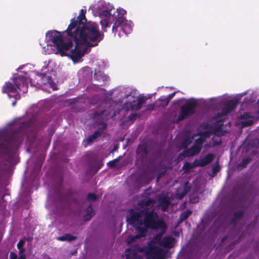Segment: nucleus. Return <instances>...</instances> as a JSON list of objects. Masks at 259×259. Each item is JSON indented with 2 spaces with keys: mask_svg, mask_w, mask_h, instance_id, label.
Returning a JSON list of instances; mask_svg holds the SVG:
<instances>
[{
  "mask_svg": "<svg viewBox=\"0 0 259 259\" xmlns=\"http://www.w3.org/2000/svg\"><path fill=\"white\" fill-rule=\"evenodd\" d=\"M67 34L74 39L75 46L69 54V56L73 62H77L85 54L88 48L82 49L81 45L88 47H94L98 45L103 39L104 34L99 29L98 25L94 22H87L85 12L81 10L79 15L72 19L66 30Z\"/></svg>",
  "mask_w": 259,
  "mask_h": 259,
  "instance_id": "obj_1",
  "label": "nucleus"
},
{
  "mask_svg": "<svg viewBox=\"0 0 259 259\" xmlns=\"http://www.w3.org/2000/svg\"><path fill=\"white\" fill-rule=\"evenodd\" d=\"M30 126L29 121L22 122L18 129L11 132L5 131L0 135V153L9 156L13 153L22 143L26 130Z\"/></svg>",
  "mask_w": 259,
  "mask_h": 259,
  "instance_id": "obj_2",
  "label": "nucleus"
},
{
  "mask_svg": "<svg viewBox=\"0 0 259 259\" xmlns=\"http://www.w3.org/2000/svg\"><path fill=\"white\" fill-rule=\"evenodd\" d=\"M63 32H60L57 30H50L46 33V37L49 42L52 44L51 45L56 48L57 53L61 54V56H67L68 54L64 52L65 51H68L73 46L72 41L65 42L63 40L62 33Z\"/></svg>",
  "mask_w": 259,
  "mask_h": 259,
  "instance_id": "obj_3",
  "label": "nucleus"
},
{
  "mask_svg": "<svg viewBox=\"0 0 259 259\" xmlns=\"http://www.w3.org/2000/svg\"><path fill=\"white\" fill-rule=\"evenodd\" d=\"M143 224L148 229H153L161 226L165 222L161 219H158V215L153 209L147 208L143 209Z\"/></svg>",
  "mask_w": 259,
  "mask_h": 259,
  "instance_id": "obj_4",
  "label": "nucleus"
},
{
  "mask_svg": "<svg viewBox=\"0 0 259 259\" xmlns=\"http://www.w3.org/2000/svg\"><path fill=\"white\" fill-rule=\"evenodd\" d=\"M197 106V103L195 101L187 102L182 106L181 107V112L176 122H179L194 114Z\"/></svg>",
  "mask_w": 259,
  "mask_h": 259,
  "instance_id": "obj_5",
  "label": "nucleus"
},
{
  "mask_svg": "<svg viewBox=\"0 0 259 259\" xmlns=\"http://www.w3.org/2000/svg\"><path fill=\"white\" fill-rule=\"evenodd\" d=\"M130 215L126 217L127 223L133 227L143 224V211L139 209H131Z\"/></svg>",
  "mask_w": 259,
  "mask_h": 259,
  "instance_id": "obj_6",
  "label": "nucleus"
},
{
  "mask_svg": "<svg viewBox=\"0 0 259 259\" xmlns=\"http://www.w3.org/2000/svg\"><path fill=\"white\" fill-rule=\"evenodd\" d=\"M118 27H120L122 31L125 34L130 33L132 30V25L122 16H119L116 19L112 26V32L116 33Z\"/></svg>",
  "mask_w": 259,
  "mask_h": 259,
  "instance_id": "obj_7",
  "label": "nucleus"
},
{
  "mask_svg": "<svg viewBox=\"0 0 259 259\" xmlns=\"http://www.w3.org/2000/svg\"><path fill=\"white\" fill-rule=\"evenodd\" d=\"M13 83L17 90L23 93H26L28 91V82L26 76L18 75L13 78Z\"/></svg>",
  "mask_w": 259,
  "mask_h": 259,
  "instance_id": "obj_8",
  "label": "nucleus"
},
{
  "mask_svg": "<svg viewBox=\"0 0 259 259\" xmlns=\"http://www.w3.org/2000/svg\"><path fill=\"white\" fill-rule=\"evenodd\" d=\"M100 17L101 19L100 23L102 29L104 31H106V28L110 26L111 19L113 18V16L110 13V11L103 10L100 14Z\"/></svg>",
  "mask_w": 259,
  "mask_h": 259,
  "instance_id": "obj_9",
  "label": "nucleus"
},
{
  "mask_svg": "<svg viewBox=\"0 0 259 259\" xmlns=\"http://www.w3.org/2000/svg\"><path fill=\"white\" fill-rule=\"evenodd\" d=\"M239 104V99L234 98L229 100L224 105L221 113L218 114L219 117L227 115L235 109L237 105Z\"/></svg>",
  "mask_w": 259,
  "mask_h": 259,
  "instance_id": "obj_10",
  "label": "nucleus"
},
{
  "mask_svg": "<svg viewBox=\"0 0 259 259\" xmlns=\"http://www.w3.org/2000/svg\"><path fill=\"white\" fill-rule=\"evenodd\" d=\"M144 250V247L139 245H134L131 248L126 249L125 253L126 259H141V256L137 255V252H143Z\"/></svg>",
  "mask_w": 259,
  "mask_h": 259,
  "instance_id": "obj_11",
  "label": "nucleus"
},
{
  "mask_svg": "<svg viewBox=\"0 0 259 259\" xmlns=\"http://www.w3.org/2000/svg\"><path fill=\"white\" fill-rule=\"evenodd\" d=\"M214 154L213 153H208L204 157H200L194 161V164L197 167H203L210 163L214 159Z\"/></svg>",
  "mask_w": 259,
  "mask_h": 259,
  "instance_id": "obj_12",
  "label": "nucleus"
},
{
  "mask_svg": "<svg viewBox=\"0 0 259 259\" xmlns=\"http://www.w3.org/2000/svg\"><path fill=\"white\" fill-rule=\"evenodd\" d=\"M159 202L158 206L160 207L162 211H167L168 208L170 204L169 199L167 196L164 195H160L158 198Z\"/></svg>",
  "mask_w": 259,
  "mask_h": 259,
  "instance_id": "obj_13",
  "label": "nucleus"
},
{
  "mask_svg": "<svg viewBox=\"0 0 259 259\" xmlns=\"http://www.w3.org/2000/svg\"><path fill=\"white\" fill-rule=\"evenodd\" d=\"M167 226L165 223H163V224L161 225V226L158 227H155L153 230H160V232L156 234L153 238L154 241L155 243L160 244V243L161 242V240H162V237L163 235V234L165 233L166 229H167Z\"/></svg>",
  "mask_w": 259,
  "mask_h": 259,
  "instance_id": "obj_14",
  "label": "nucleus"
},
{
  "mask_svg": "<svg viewBox=\"0 0 259 259\" xmlns=\"http://www.w3.org/2000/svg\"><path fill=\"white\" fill-rule=\"evenodd\" d=\"M201 149L202 147H199L194 144L190 148L185 150L182 154L180 153L179 156L183 155L185 156L190 157L197 155L200 153Z\"/></svg>",
  "mask_w": 259,
  "mask_h": 259,
  "instance_id": "obj_15",
  "label": "nucleus"
},
{
  "mask_svg": "<svg viewBox=\"0 0 259 259\" xmlns=\"http://www.w3.org/2000/svg\"><path fill=\"white\" fill-rule=\"evenodd\" d=\"M175 240V238L172 237L166 236L163 238L159 245L164 248H170L173 247Z\"/></svg>",
  "mask_w": 259,
  "mask_h": 259,
  "instance_id": "obj_16",
  "label": "nucleus"
},
{
  "mask_svg": "<svg viewBox=\"0 0 259 259\" xmlns=\"http://www.w3.org/2000/svg\"><path fill=\"white\" fill-rule=\"evenodd\" d=\"M2 92L3 93H6L8 95L10 94V93H15V94H18L15 85H14L13 83L9 81L6 82L5 84L3 86Z\"/></svg>",
  "mask_w": 259,
  "mask_h": 259,
  "instance_id": "obj_17",
  "label": "nucleus"
},
{
  "mask_svg": "<svg viewBox=\"0 0 259 259\" xmlns=\"http://www.w3.org/2000/svg\"><path fill=\"white\" fill-rule=\"evenodd\" d=\"M142 225H137L136 227H134L137 233L136 235V238H139L145 237L147 235V229L146 227H142Z\"/></svg>",
  "mask_w": 259,
  "mask_h": 259,
  "instance_id": "obj_18",
  "label": "nucleus"
},
{
  "mask_svg": "<svg viewBox=\"0 0 259 259\" xmlns=\"http://www.w3.org/2000/svg\"><path fill=\"white\" fill-rule=\"evenodd\" d=\"M145 102L146 99L144 97H139L137 104L131 105V108L132 110H139L141 109L143 104H144Z\"/></svg>",
  "mask_w": 259,
  "mask_h": 259,
  "instance_id": "obj_19",
  "label": "nucleus"
},
{
  "mask_svg": "<svg viewBox=\"0 0 259 259\" xmlns=\"http://www.w3.org/2000/svg\"><path fill=\"white\" fill-rule=\"evenodd\" d=\"M155 203V201L151 198L146 197L139 202V204L142 207L144 206H153Z\"/></svg>",
  "mask_w": 259,
  "mask_h": 259,
  "instance_id": "obj_20",
  "label": "nucleus"
},
{
  "mask_svg": "<svg viewBox=\"0 0 259 259\" xmlns=\"http://www.w3.org/2000/svg\"><path fill=\"white\" fill-rule=\"evenodd\" d=\"M192 213V211L190 210H187L182 212L180 216L177 223V226L181 224L183 222L186 220Z\"/></svg>",
  "mask_w": 259,
  "mask_h": 259,
  "instance_id": "obj_21",
  "label": "nucleus"
},
{
  "mask_svg": "<svg viewBox=\"0 0 259 259\" xmlns=\"http://www.w3.org/2000/svg\"><path fill=\"white\" fill-rule=\"evenodd\" d=\"M102 131L98 130L96 131L93 134L89 136L87 139V143L88 145H90L93 143L94 141L102 133Z\"/></svg>",
  "mask_w": 259,
  "mask_h": 259,
  "instance_id": "obj_22",
  "label": "nucleus"
},
{
  "mask_svg": "<svg viewBox=\"0 0 259 259\" xmlns=\"http://www.w3.org/2000/svg\"><path fill=\"white\" fill-rule=\"evenodd\" d=\"M85 220L87 221H89L91 220V218L95 214V211L90 205L85 210Z\"/></svg>",
  "mask_w": 259,
  "mask_h": 259,
  "instance_id": "obj_23",
  "label": "nucleus"
},
{
  "mask_svg": "<svg viewBox=\"0 0 259 259\" xmlns=\"http://www.w3.org/2000/svg\"><path fill=\"white\" fill-rule=\"evenodd\" d=\"M77 239L76 236H72L70 234H65L64 235L58 238V240L61 241H72Z\"/></svg>",
  "mask_w": 259,
  "mask_h": 259,
  "instance_id": "obj_24",
  "label": "nucleus"
},
{
  "mask_svg": "<svg viewBox=\"0 0 259 259\" xmlns=\"http://www.w3.org/2000/svg\"><path fill=\"white\" fill-rule=\"evenodd\" d=\"M243 214L244 212L242 210L235 212L233 214V219L231 220V223L233 224H236V221L238 220L241 219L243 217Z\"/></svg>",
  "mask_w": 259,
  "mask_h": 259,
  "instance_id": "obj_25",
  "label": "nucleus"
},
{
  "mask_svg": "<svg viewBox=\"0 0 259 259\" xmlns=\"http://www.w3.org/2000/svg\"><path fill=\"white\" fill-rule=\"evenodd\" d=\"M94 78L98 81H104L105 80L106 76L101 71H95L94 75Z\"/></svg>",
  "mask_w": 259,
  "mask_h": 259,
  "instance_id": "obj_26",
  "label": "nucleus"
},
{
  "mask_svg": "<svg viewBox=\"0 0 259 259\" xmlns=\"http://www.w3.org/2000/svg\"><path fill=\"white\" fill-rule=\"evenodd\" d=\"M137 152L141 155H146L149 153V150L146 145H140L138 147Z\"/></svg>",
  "mask_w": 259,
  "mask_h": 259,
  "instance_id": "obj_27",
  "label": "nucleus"
},
{
  "mask_svg": "<svg viewBox=\"0 0 259 259\" xmlns=\"http://www.w3.org/2000/svg\"><path fill=\"white\" fill-rule=\"evenodd\" d=\"M196 167H197V166H195V164H194V162L192 163L186 162L184 163L183 168L186 172H189L192 168H194Z\"/></svg>",
  "mask_w": 259,
  "mask_h": 259,
  "instance_id": "obj_28",
  "label": "nucleus"
},
{
  "mask_svg": "<svg viewBox=\"0 0 259 259\" xmlns=\"http://www.w3.org/2000/svg\"><path fill=\"white\" fill-rule=\"evenodd\" d=\"M105 112V110H103L99 112L96 111L93 113L92 117L94 120H96L98 118H102Z\"/></svg>",
  "mask_w": 259,
  "mask_h": 259,
  "instance_id": "obj_29",
  "label": "nucleus"
},
{
  "mask_svg": "<svg viewBox=\"0 0 259 259\" xmlns=\"http://www.w3.org/2000/svg\"><path fill=\"white\" fill-rule=\"evenodd\" d=\"M251 158L249 157L243 158L239 163V165L242 167H244L251 161Z\"/></svg>",
  "mask_w": 259,
  "mask_h": 259,
  "instance_id": "obj_30",
  "label": "nucleus"
},
{
  "mask_svg": "<svg viewBox=\"0 0 259 259\" xmlns=\"http://www.w3.org/2000/svg\"><path fill=\"white\" fill-rule=\"evenodd\" d=\"M97 195L95 193H90L87 196V200L90 202H95L97 200Z\"/></svg>",
  "mask_w": 259,
  "mask_h": 259,
  "instance_id": "obj_31",
  "label": "nucleus"
},
{
  "mask_svg": "<svg viewBox=\"0 0 259 259\" xmlns=\"http://www.w3.org/2000/svg\"><path fill=\"white\" fill-rule=\"evenodd\" d=\"M24 244V241L21 239L18 242L17 245V248L19 250V253H23L25 250V249L23 248Z\"/></svg>",
  "mask_w": 259,
  "mask_h": 259,
  "instance_id": "obj_32",
  "label": "nucleus"
},
{
  "mask_svg": "<svg viewBox=\"0 0 259 259\" xmlns=\"http://www.w3.org/2000/svg\"><path fill=\"white\" fill-rule=\"evenodd\" d=\"M119 161V158H115L107 163V165L110 168H113L116 166V163Z\"/></svg>",
  "mask_w": 259,
  "mask_h": 259,
  "instance_id": "obj_33",
  "label": "nucleus"
},
{
  "mask_svg": "<svg viewBox=\"0 0 259 259\" xmlns=\"http://www.w3.org/2000/svg\"><path fill=\"white\" fill-rule=\"evenodd\" d=\"M8 97L9 98H13L15 99V101L12 103V106L14 107L16 105L17 100H18L20 98V95L19 94H16L14 95H11L10 94H8Z\"/></svg>",
  "mask_w": 259,
  "mask_h": 259,
  "instance_id": "obj_34",
  "label": "nucleus"
},
{
  "mask_svg": "<svg viewBox=\"0 0 259 259\" xmlns=\"http://www.w3.org/2000/svg\"><path fill=\"white\" fill-rule=\"evenodd\" d=\"M159 101L160 102V105L163 107H166L168 104L169 103L168 99H167L166 98L162 99H159Z\"/></svg>",
  "mask_w": 259,
  "mask_h": 259,
  "instance_id": "obj_35",
  "label": "nucleus"
},
{
  "mask_svg": "<svg viewBox=\"0 0 259 259\" xmlns=\"http://www.w3.org/2000/svg\"><path fill=\"white\" fill-rule=\"evenodd\" d=\"M138 117H139V116L138 114L133 113V114H130L128 116V119L129 121H132V122L133 123L136 119V118Z\"/></svg>",
  "mask_w": 259,
  "mask_h": 259,
  "instance_id": "obj_36",
  "label": "nucleus"
},
{
  "mask_svg": "<svg viewBox=\"0 0 259 259\" xmlns=\"http://www.w3.org/2000/svg\"><path fill=\"white\" fill-rule=\"evenodd\" d=\"M253 123V120L252 119H248L242 122V125L244 126H248L252 125Z\"/></svg>",
  "mask_w": 259,
  "mask_h": 259,
  "instance_id": "obj_37",
  "label": "nucleus"
},
{
  "mask_svg": "<svg viewBox=\"0 0 259 259\" xmlns=\"http://www.w3.org/2000/svg\"><path fill=\"white\" fill-rule=\"evenodd\" d=\"M204 142V140L202 138H199L197 139L195 141V143L194 145H197L199 147H202V145Z\"/></svg>",
  "mask_w": 259,
  "mask_h": 259,
  "instance_id": "obj_38",
  "label": "nucleus"
},
{
  "mask_svg": "<svg viewBox=\"0 0 259 259\" xmlns=\"http://www.w3.org/2000/svg\"><path fill=\"white\" fill-rule=\"evenodd\" d=\"M190 187H187L186 185L185 186V188H184V192L182 194V197L184 196V195H185L189 191H190Z\"/></svg>",
  "mask_w": 259,
  "mask_h": 259,
  "instance_id": "obj_39",
  "label": "nucleus"
},
{
  "mask_svg": "<svg viewBox=\"0 0 259 259\" xmlns=\"http://www.w3.org/2000/svg\"><path fill=\"white\" fill-rule=\"evenodd\" d=\"M10 259H18V256L17 254L13 252H11L10 254Z\"/></svg>",
  "mask_w": 259,
  "mask_h": 259,
  "instance_id": "obj_40",
  "label": "nucleus"
},
{
  "mask_svg": "<svg viewBox=\"0 0 259 259\" xmlns=\"http://www.w3.org/2000/svg\"><path fill=\"white\" fill-rule=\"evenodd\" d=\"M176 94V92H174L170 94H169L167 97H166L167 99H168V101L169 102L170 100L175 96Z\"/></svg>",
  "mask_w": 259,
  "mask_h": 259,
  "instance_id": "obj_41",
  "label": "nucleus"
},
{
  "mask_svg": "<svg viewBox=\"0 0 259 259\" xmlns=\"http://www.w3.org/2000/svg\"><path fill=\"white\" fill-rule=\"evenodd\" d=\"M139 238H136V235L134 236H131L129 238L130 240L128 241V242L133 243L135 242L136 239H139Z\"/></svg>",
  "mask_w": 259,
  "mask_h": 259,
  "instance_id": "obj_42",
  "label": "nucleus"
},
{
  "mask_svg": "<svg viewBox=\"0 0 259 259\" xmlns=\"http://www.w3.org/2000/svg\"><path fill=\"white\" fill-rule=\"evenodd\" d=\"M165 174V171L160 172L157 175V180L158 181L160 178L164 176Z\"/></svg>",
  "mask_w": 259,
  "mask_h": 259,
  "instance_id": "obj_43",
  "label": "nucleus"
},
{
  "mask_svg": "<svg viewBox=\"0 0 259 259\" xmlns=\"http://www.w3.org/2000/svg\"><path fill=\"white\" fill-rule=\"evenodd\" d=\"M220 170V167L219 165L213 167L212 171L213 173L218 172Z\"/></svg>",
  "mask_w": 259,
  "mask_h": 259,
  "instance_id": "obj_44",
  "label": "nucleus"
},
{
  "mask_svg": "<svg viewBox=\"0 0 259 259\" xmlns=\"http://www.w3.org/2000/svg\"><path fill=\"white\" fill-rule=\"evenodd\" d=\"M155 108V105L153 104H149L147 105V109L149 110H153Z\"/></svg>",
  "mask_w": 259,
  "mask_h": 259,
  "instance_id": "obj_45",
  "label": "nucleus"
},
{
  "mask_svg": "<svg viewBox=\"0 0 259 259\" xmlns=\"http://www.w3.org/2000/svg\"><path fill=\"white\" fill-rule=\"evenodd\" d=\"M199 199V198L198 197H195L191 200V202L192 203H196V202H198Z\"/></svg>",
  "mask_w": 259,
  "mask_h": 259,
  "instance_id": "obj_46",
  "label": "nucleus"
},
{
  "mask_svg": "<svg viewBox=\"0 0 259 259\" xmlns=\"http://www.w3.org/2000/svg\"><path fill=\"white\" fill-rule=\"evenodd\" d=\"M101 124L102 125V131L105 130L107 128V123L102 122L101 123Z\"/></svg>",
  "mask_w": 259,
  "mask_h": 259,
  "instance_id": "obj_47",
  "label": "nucleus"
},
{
  "mask_svg": "<svg viewBox=\"0 0 259 259\" xmlns=\"http://www.w3.org/2000/svg\"><path fill=\"white\" fill-rule=\"evenodd\" d=\"M26 258V255L25 254L23 253H20L19 257L18 259H25Z\"/></svg>",
  "mask_w": 259,
  "mask_h": 259,
  "instance_id": "obj_48",
  "label": "nucleus"
},
{
  "mask_svg": "<svg viewBox=\"0 0 259 259\" xmlns=\"http://www.w3.org/2000/svg\"><path fill=\"white\" fill-rule=\"evenodd\" d=\"M249 116L248 113H244L243 115L241 116V119H245L246 118Z\"/></svg>",
  "mask_w": 259,
  "mask_h": 259,
  "instance_id": "obj_49",
  "label": "nucleus"
},
{
  "mask_svg": "<svg viewBox=\"0 0 259 259\" xmlns=\"http://www.w3.org/2000/svg\"><path fill=\"white\" fill-rule=\"evenodd\" d=\"M67 193L69 196H72L73 195V192L71 189H69L67 191Z\"/></svg>",
  "mask_w": 259,
  "mask_h": 259,
  "instance_id": "obj_50",
  "label": "nucleus"
},
{
  "mask_svg": "<svg viewBox=\"0 0 259 259\" xmlns=\"http://www.w3.org/2000/svg\"><path fill=\"white\" fill-rule=\"evenodd\" d=\"M4 197L5 195L3 196V197L0 199V203L2 202V201H4Z\"/></svg>",
  "mask_w": 259,
  "mask_h": 259,
  "instance_id": "obj_51",
  "label": "nucleus"
},
{
  "mask_svg": "<svg viewBox=\"0 0 259 259\" xmlns=\"http://www.w3.org/2000/svg\"><path fill=\"white\" fill-rule=\"evenodd\" d=\"M256 154H257V152L256 151H252V155H255Z\"/></svg>",
  "mask_w": 259,
  "mask_h": 259,
  "instance_id": "obj_52",
  "label": "nucleus"
},
{
  "mask_svg": "<svg viewBox=\"0 0 259 259\" xmlns=\"http://www.w3.org/2000/svg\"><path fill=\"white\" fill-rule=\"evenodd\" d=\"M226 239H227V237H223V238H222V242L225 241V240Z\"/></svg>",
  "mask_w": 259,
  "mask_h": 259,
  "instance_id": "obj_53",
  "label": "nucleus"
},
{
  "mask_svg": "<svg viewBox=\"0 0 259 259\" xmlns=\"http://www.w3.org/2000/svg\"><path fill=\"white\" fill-rule=\"evenodd\" d=\"M226 239H227V237H223V238H222V242L225 241V240Z\"/></svg>",
  "mask_w": 259,
  "mask_h": 259,
  "instance_id": "obj_54",
  "label": "nucleus"
},
{
  "mask_svg": "<svg viewBox=\"0 0 259 259\" xmlns=\"http://www.w3.org/2000/svg\"><path fill=\"white\" fill-rule=\"evenodd\" d=\"M38 165H39V167H41V165H42V162H39Z\"/></svg>",
  "mask_w": 259,
  "mask_h": 259,
  "instance_id": "obj_55",
  "label": "nucleus"
},
{
  "mask_svg": "<svg viewBox=\"0 0 259 259\" xmlns=\"http://www.w3.org/2000/svg\"><path fill=\"white\" fill-rule=\"evenodd\" d=\"M256 114H257L258 117H259V109L257 111Z\"/></svg>",
  "mask_w": 259,
  "mask_h": 259,
  "instance_id": "obj_56",
  "label": "nucleus"
},
{
  "mask_svg": "<svg viewBox=\"0 0 259 259\" xmlns=\"http://www.w3.org/2000/svg\"><path fill=\"white\" fill-rule=\"evenodd\" d=\"M49 83H50L51 85H52V84L53 83V81H51V82H49Z\"/></svg>",
  "mask_w": 259,
  "mask_h": 259,
  "instance_id": "obj_57",
  "label": "nucleus"
},
{
  "mask_svg": "<svg viewBox=\"0 0 259 259\" xmlns=\"http://www.w3.org/2000/svg\"><path fill=\"white\" fill-rule=\"evenodd\" d=\"M116 149H117V148H116V147H114V148H113V151L116 150Z\"/></svg>",
  "mask_w": 259,
  "mask_h": 259,
  "instance_id": "obj_58",
  "label": "nucleus"
},
{
  "mask_svg": "<svg viewBox=\"0 0 259 259\" xmlns=\"http://www.w3.org/2000/svg\"><path fill=\"white\" fill-rule=\"evenodd\" d=\"M122 11L123 12V13H122V14L123 15L125 13V10H123Z\"/></svg>",
  "mask_w": 259,
  "mask_h": 259,
  "instance_id": "obj_59",
  "label": "nucleus"
},
{
  "mask_svg": "<svg viewBox=\"0 0 259 259\" xmlns=\"http://www.w3.org/2000/svg\"><path fill=\"white\" fill-rule=\"evenodd\" d=\"M49 79H50V80H51V79H52L51 76H49Z\"/></svg>",
  "mask_w": 259,
  "mask_h": 259,
  "instance_id": "obj_60",
  "label": "nucleus"
},
{
  "mask_svg": "<svg viewBox=\"0 0 259 259\" xmlns=\"http://www.w3.org/2000/svg\"><path fill=\"white\" fill-rule=\"evenodd\" d=\"M202 227H203V230H204V226L203 225H202Z\"/></svg>",
  "mask_w": 259,
  "mask_h": 259,
  "instance_id": "obj_61",
  "label": "nucleus"
},
{
  "mask_svg": "<svg viewBox=\"0 0 259 259\" xmlns=\"http://www.w3.org/2000/svg\"><path fill=\"white\" fill-rule=\"evenodd\" d=\"M257 103H259V99L257 101Z\"/></svg>",
  "mask_w": 259,
  "mask_h": 259,
  "instance_id": "obj_62",
  "label": "nucleus"
}]
</instances>
